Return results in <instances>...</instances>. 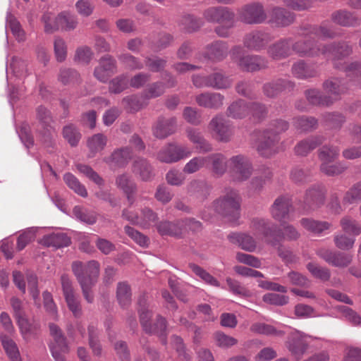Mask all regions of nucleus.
<instances>
[{
    "instance_id": "4d7b16f0",
    "label": "nucleus",
    "mask_w": 361,
    "mask_h": 361,
    "mask_svg": "<svg viewBox=\"0 0 361 361\" xmlns=\"http://www.w3.org/2000/svg\"><path fill=\"white\" fill-rule=\"evenodd\" d=\"M0 339L5 351L11 361H20V353L16 343L5 334H1Z\"/></svg>"
},
{
    "instance_id": "e2e57ef3",
    "label": "nucleus",
    "mask_w": 361,
    "mask_h": 361,
    "mask_svg": "<svg viewBox=\"0 0 361 361\" xmlns=\"http://www.w3.org/2000/svg\"><path fill=\"white\" fill-rule=\"evenodd\" d=\"M63 180L66 185L78 195L82 197L87 196V191L85 187L71 173H66Z\"/></svg>"
},
{
    "instance_id": "dca6fc26",
    "label": "nucleus",
    "mask_w": 361,
    "mask_h": 361,
    "mask_svg": "<svg viewBox=\"0 0 361 361\" xmlns=\"http://www.w3.org/2000/svg\"><path fill=\"white\" fill-rule=\"evenodd\" d=\"M297 34L301 37L314 35L322 39H331L336 36V32L333 26L328 23H323L320 26L306 25L301 27Z\"/></svg>"
},
{
    "instance_id": "c85d7f7f",
    "label": "nucleus",
    "mask_w": 361,
    "mask_h": 361,
    "mask_svg": "<svg viewBox=\"0 0 361 361\" xmlns=\"http://www.w3.org/2000/svg\"><path fill=\"white\" fill-rule=\"evenodd\" d=\"M37 117L42 126V128L44 129V133L42 136V140L48 146L51 142L53 132L50 126L51 122L50 113L46 108L39 106L37 109Z\"/></svg>"
},
{
    "instance_id": "338daca9",
    "label": "nucleus",
    "mask_w": 361,
    "mask_h": 361,
    "mask_svg": "<svg viewBox=\"0 0 361 361\" xmlns=\"http://www.w3.org/2000/svg\"><path fill=\"white\" fill-rule=\"evenodd\" d=\"M54 51L58 62L61 63L66 60L68 54V47L66 41L61 37H55L54 38Z\"/></svg>"
},
{
    "instance_id": "473e14b6",
    "label": "nucleus",
    "mask_w": 361,
    "mask_h": 361,
    "mask_svg": "<svg viewBox=\"0 0 361 361\" xmlns=\"http://www.w3.org/2000/svg\"><path fill=\"white\" fill-rule=\"evenodd\" d=\"M116 186L126 195L128 202L134 203L133 194L136 190V184L128 173H122L116 177Z\"/></svg>"
},
{
    "instance_id": "8fccbe9b",
    "label": "nucleus",
    "mask_w": 361,
    "mask_h": 361,
    "mask_svg": "<svg viewBox=\"0 0 361 361\" xmlns=\"http://www.w3.org/2000/svg\"><path fill=\"white\" fill-rule=\"evenodd\" d=\"M187 190L190 195L200 200H204L209 192L208 185L205 183L199 180L191 181L188 185Z\"/></svg>"
},
{
    "instance_id": "6ab92c4d",
    "label": "nucleus",
    "mask_w": 361,
    "mask_h": 361,
    "mask_svg": "<svg viewBox=\"0 0 361 361\" xmlns=\"http://www.w3.org/2000/svg\"><path fill=\"white\" fill-rule=\"evenodd\" d=\"M292 37L281 39L271 44L267 49V54L273 60H281L292 54Z\"/></svg>"
},
{
    "instance_id": "aec40b11",
    "label": "nucleus",
    "mask_w": 361,
    "mask_h": 361,
    "mask_svg": "<svg viewBox=\"0 0 361 361\" xmlns=\"http://www.w3.org/2000/svg\"><path fill=\"white\" fill-rule=\"evenodd\" d=\"M204 18L212 23H224L231 20L235 17L234 13L227 7L213 6L209 7L204 11Z\"/></svg>"
},
{
    "instance_id": "4468645a",
    "label": "nucleus",
    "mask_w": 361,
    "mask_h": 361,
    "mask_svg": "<svg viewBox=\"0 0 361 361\" xmlns=\"http://www.w3.org/2000/svg\"><path fill=\"white\" fill-rule=\"evenodd\" d=\"M271 40V37L268 32L255 30L245 36L243 44L249 50L259 51L264 49Z\"/></svg>"
},
{
    "instance_id": "bb28decb",
    "label": "nucleus",
    "mask_w": 361,
    "mask_h": 361,
    "mask_svg": "<svg viewBox=\"0 0 361 361\" xmlns=\"http://www.w3.org/2000/svg\"><path fill=\"white\" fill-rule=\"evenodd\" d=\"M294 20V15L285 8L274 6L269 11V22L276 27L289 25Z\"/></svg>"
},
{
    "instance_id": "ddd939ff",
    "label": "nucleus",
    "mask_w": 361,
    "mask_h": 361,
    "mask_svg": "<svg viewBox=\"0 0 361 361\" xmlns=\"http://www.w3.org/2000/svg\"><path fill=\"white\" fill-rule=\"evenodd\" d=\"M117 71L116 61L111 55H105L99 61L94 68V75L99 81L106 82Z\"/></svg>"
},
{
    "instance_id": "ea45409f",
    "label": "nucleus",
    "mask_w": 361,
    "mask_h": 361,
    "mask_svg": "<svg viewBox=\"0 0 361 361\" xmlns=\"http://www.w3.org/2000/svg\"><path fill=\"white\" fill-rule=\"evenodd\" d=\"M301 226L307 231L314 234H321L331 227V224L324 221H317L310 218H302Z\"/></svg>"
},
{
    "instance_id": "864d4df0",
    "label": "nucleus",
    "mask_w": 361,
    "mask_h": 361,
    "mask_svg": "<svg viewBox=\"0 0 361 361\" xmlns=\"http://www.w3.org/2000/svg\"><path fill=\"white\" fill-rule=\"evenodd\" d=\"M319 169L322 173L328 176H336L344 173L348 167L344 162L338 161L336 163L326 162L321 164Z\"/></svg>"
},
{
    "instance_id": "0e129e2a",
    "label": "nucleus",
    "mask_w": 361,
    "mask_h": 361,
    "mask_svg": "<svg viewBox=\"0 0 361 361\" xmlns=\"http://www.w3.org/2000/svg\"><path fill=\"white\" fill-rule=\"evenodd\" d=\"M226 282L228 287L229 291H231L233 294L245 298H250L252 295L251 292L245 287L242 286L239 281L228 277L226 279Z\"/></svg>"
},
{
    "instance_id": "680f3d73",
    "label": "nucleus",
    "mask_w": 361,
    "mask_h": 361,
    "mask_svg": "<svg viewBox=\"0 0 361 361\" xmlns=\"http://www.w3.org/2000/svg\"><path fill=\"white\" fill-rule=\"evenodd\" d=\"M165 91L164 85L161 82H155L148 85L142 93L144 99H154L161 96Z\"/></svg>"
},
{
    "instance_id": "5fc2aeb1",
    "label": "nucleus",
    "mask_w": 361,
    "mask_h": 361,
    "mask_svg": "<svg viewBox=\"0 0 361 361\" xmlns=\"http://www.w3.org/2000/svg\"><path fill=\"white\" fill-rule=\"evenodd\" d=\"M232 80L221 72H215L210 74V87L221 90L227 89L232 85Z\"/></svg>"
},
{
    "instance_id": "4be33fe9",
    "label": "nucleus",
    "mask_w": 361,
    "mask_h": 361,
    "mask_svg": "<svg viewBox=\"0 0 361 361\" xmlns=\"http://www.w3.org/2000/svg\"><path fill=\"white\" fill-rule=\"evenodd\" d=\"M195 102L200 106L218 109L224 104V96L219 92H204L196 95Z\"/></svg>"
},
{
    "instance_id": "f704fd0d",
    "label": "nucleus",
    "mask_w": 361,
    "mask_h": 361,
    "mask_svg": "<svg viewBox=\"0 0 361 361\" xmlns=\"http://www.w3.org/2000/svg\"><path fill=\"white\" fill-rule=\"evenodd\" d=\"M131 157V149L129 147H123L114 151L105 161L111 166L123 167L128 163Z\"/></svg>"
},
{
    "instance_id": "c9c22d12",
    "label": "nucleus",
    "mask_w": 361,
    "mask_h": 361,
    "mask_svg": "<svg viewBox=\"0 0 361 361\" xmlns=\"http://www.w3.org/2000/svg\"><path fill=\"white\" fill-rule=\"evenodd\" d=\"M231 243L238 245L243 250L253 252L256 248V242L253 238L245 233H233L228 235Z\"/></svg>"
},
{
    "instance_id": "f257e3e1",
    "label": "nucleus",
    "mask_w": 361,
    "mask_h": 361,
    "mask_svg": "<svg viewBox=\"0 0 361 361\" xmlns=\"http://www.w3.org/2000/svg\"><path fill=\"white\" fill-rule=\"evenodd\" d=\"M353 53V47L348 42H334L322 47L321 54L330 59L334 68L343 71L356 84L361 83V64L348 63L345 59Z\"/></svg>"
},
{
    "instance_id": "58836bf2",
    "label": "nucleus",
    "mask_w": 361,
    "mask_h": 361,
    "mask_svg": "<svg viewBox=\"0 0 361 361\" xmlns=\"http://www.w3.org/2000/svg\"><path fill=\"white\" fill-rule=\"evenodd\" d=\"M227 114L235 119L243 118L250 114V103L243 99L235 101L228 107Z\"/></svg>"
},
{
    "instance_id": "a18cd8bd",
    "label": "nucleus",
    "mask_w": 361,
    "mask_h": 361,
    "mask_svg": "<svg viewBox=\"0 0 361 361\" xmlns=\"http://www.w3.org/2000/svg\"><path fill=\"white\" fill-rule=\"evenodd\" d=\"M305 97L308 102L313 105L327 106L334 103V99L331 97L322 95L321 92L316 89L306 90Z\"/></svg>"
},
{
    "instance_id": "a19ab883",
    "label": "nucleus",
    "mask_w": 361,
    "mask_h": 361,
    "mask_svg": "<svg viewBox=\"0 0 361 361\" xmlns=\"http://www.w3.org/2000/svg\"><path fill=\"white\" fill-rule=\"evenodd\" d=\"M292 73L298 78L306 79L315 77L317 71L313 66L309 65L303 61H299L293 65Z\"/></svg>"
},
{
    "instance_id": "f03ea898",
    "label": "nucleus",
    "mask_w": 361,
    "mask_h": 361,
    "mask_svg": "<svg viewBox=\"0 0 361 361\" xmlns=\"http://www.w3.org/2000/svg\"><path fill=\"white\" fill-rule=\"evenodd\" d=\"M100 266L97 261L92 260L86 264L81 262H73L72 270L82 290V295L88 303H92L94 295L92 288L97 281Z\"/></svg>"
},
{
    "instance_id": "f3484780",
    "label": "nucleus",
    "mask_w": 361,
    "mask_h": 361,
    "mask_svg": "<svg viewBox=\"0 0 361 361\" xmlns=\"http://www.w3.org/2000/svg\"><path fill=\"white\" fill-rule=\"evenodd\" d=\"M291 200L288 196L277 197L271 208L272 217L280 222L289 219V213L292 209Z\"/></svg>"
},
{
    "instance_id": "c756f323",
    "label": "nucleus",
    "mask_w": 361,
    "mask_h": 361,
    "mask_svg": "<svg viewBox=\"0 0 361 361\" xmlns=\"http://www.w3.org/2000/svg\"><path fill=\"white\" fill-rule=\"evenodd\" d=\"M133 221V224L137 225L142 228H149L153 226H156L158 222V215L152 209L145 207L140 210L139 217L130 218Z\"/></svg>"
},
{
    "instance_id": "bf43d9fd",
    "label": "nucleus",
    "mask_w": 361,
    "mask_h": 361,
    "mask_svg": "<svg viewBox=\"0 0 361 361\" xmlns=\"http://www.w3.org/2000/svg\"><path fill=\"white\" fill-rule=\"evenodd\" d=\"M59 27L61 30L70 31L74 30L77 25V18L67 11H63L58 14Z\"/></svg>"
},
{
    "instance_id": "393cba45",
    "label": "nucleus",
    "mask_w": 361,
    "mask_h": 361,
    "mask_svg": "<svg viewBox=\"0 0 361 361\" xmlns=\"http://www.w3.org/2000/svg\"><path fill=\"white\" fill-rule=\"evenodd\" d=\"M319 255L329 264L338 267H345L352 262V256L340 252L321 250Z\"/></svg>"
},
{
    "instance_id": "79ce46f5",
    "label": "nucleus",
    "mask_w": 361,
    "mask_h": 361,
    "mask_svg": "<svg viewBox=\"0 0 361 361\" xmlns=\"http://www.w3.org/2000/svg\"><path fill=\"white\" fill-rule=\"evenodd\" d=\"M186 133L188 139L196 145V148L200 152H207L212 150L211 145L204 140L200 132L197 130L188 128L186 130Z\"/></svg>"
},
{
    "instance_id": "e433bc0d",
    "label": "nucleus",
    "mask_w": 361,
    "mask_h": 361,
    "mask_svg": "<svg viewBox=\"0 0 361 361\" xmlns=\"http://www.w3.org/2000/svg\"><path fill=\"white\" fill-rule=\"evenodd\" d=\"M41 243L47 247L61 248L68 246L71 238L63 233H54L44 235L41 240Z\"/></svg>"
},
{
    "instance_id": "2f4dec72",
    "label": "nucleus",
    "mask_w": 361,
    "mask_h": 361,
    "mask_svg": "<svg viewBox=\"0 0 361 361\" xmlns=\"http://www.w3.org/2000/svg\"><path fill=\"white\" fill-rule=\"evenodd\" d=\"M183 223L181 220L175 221H162L157 224V229L161 235L179 237L183 233Z\"/></svg>"
},
{
    "instance_id": "774afa93",
    "label": "nucleus",
    "mask_w": 361,
    "mask_h": 361,
    "mask_svg": "<svg viewBox=\"0 0 361 361\" xmlns=\"http://www.w3.org/2000/svg\"><path fill=\"white\" fill-rule=\"evenodd\" d=\"M341 226L343 231L357 235L361 233V224L350 216H344L341 219Z\"/></svg>"
},
{
    "instance_id": "0eeeda50",
    "label": "nucleus",
    "mask_w": 361,
    "mask_h": 361,
    "mask_svg": "<svg viewBox=\"0 0 361 361\" xmlns=\"http://www.w3.org/2000/svg\"><path fill=\"white\" fill-rule=\"evenodd\" d=\"M311 338L312 336L295 330L288 336L286 346L292 355L298 360L307 351Z\"/></svg>"
},
{
    "instance_id": "13d9d810",
    "label": "nucleus",
    "mask_w": 361,
    "mask_h": 361,
    "mask_svg": "<svg viewBox=\"0 0 361 361\" xmlns=\"http://www.w3.org/2000/svg\"><path fill=\"white\" fill-rule=\"evenodd\" d=\"M42 21L46 33L52 34L60 30L58 15L56 16L51 12H45L42 17Z\"/></svg>"
},
{
    "instance_id": "9b49d317",
    "label": "nucleus",
    "mask_w": 361,
    "mask_h": 361,
    "mask_svg": "<svg viewBox=\"0 0 361 361\" xmlns=\"http://www.w3.org/2000/svg\"><path fill=\"white\" fill-rule=\"evenodd\" d=\"M241 20L247 24H259L267 19V13L259 3L245 5L239 11Z\"/></svg>"
},
{
    "instance_id": "4c0bfd02",
    "label": "nucleus",
    "mask_w": 361,
    "mask_h": 361,
    "mask_svg": "<svg viewBox=\"0 0 361 361\" xmlns=\"http://www.w3.org/2000/svg\"><path fill=\"white\" fill-rule=\"evenodd\" d=\"M331 20L334 23L344 27L355 26L358 24V18L356 16L347 10H339L331 14Z\"/></svg>"
},
{
    "instance_id": "6e6d98bb",
    "label": "nucleus",
    "mask_w": 361,
    "mask_h": 361,
    "mask_svg": "<svg viewBox=\"0 0 361 361\" xmlns=\"http://www.w3.org/2000/svg\"><path fill=\"white\" fill-rule=\"evenodd\" d=\"M73 212L77 219L90 225L95 224L97 220V214L95 212L79 206L75 207Z\"/></svg>"
},
{
    "instance_id": "a211bd4d",
    "label": "nucleus",
    "mask_w": 361,
    "mask_h": 361,
    "mask_svg": "<svg viewBox=\"0 0 361 361\" xmlns=\"http://www.w3.org/2000/svg\"><path fill=\"white\" fill-rule=\"evenodd\" d=\"M325 188L319 185H314L307 190L304 197V204L307 210H314L321 207L325 200Z\"/></svg>"
},
{
    "instance_id": "a878e982",
    "label": "nucleus",
    "mask_w": 361,
    "mask_h": 361,
    "mask_svg": "<svg viewBox=\"0 0 361 361\" xmlns=\"http://www.w3.org/2000/svg\"><path fill=\"white\" fill-rule=\"evenodd\" d=\"M133 173L143 181H151L155 176L152 164L144 158H137L132 165Z\"/></svg>"
},
{
    "instance_id": "1a4fd4ad",
    "label": "nucleus",
    "mask_w": 361,
    "mask_h": 361,
    "mask_svg": "<svg viewBox=\"0 0 361 361\" xmlns=\"http://www.w3.org/2000/svg\"><path fill=\"white\" fill-rule=\"evenodd\" d=\"M152 317V312L147 307H142L140 310V318L141 324L144 330L147 333L154 334L159 335L161 338L163 344H166L165 331L166 329V320L158 317L157 322L152 325L149 320Z\"/></svg>"
},
{
    "instance_id": "b1692460",
    "label": "nucleus",
    "mask_w": 361,
    "mask_h": 361,
    "mask_svg": "<svg viewBox=\"0 0 361 361\" xmlns=\"http://www.w3.org/2000/svg\"><path fill=\"white\" fill-rule=\"evenodd\" d=\"M294 83L287 79H278L267 82L263 86V92L268 97H274L283 92H290L293 90Z\"/></svg>"
},
{
    "instance_id": "cd10ccee",
    "label": "nucleus",
    "mask_w": 361,
    "mask_h": 361,
    "mask_svg": "<svg viewBox=\"0 0 361 361\" xmlns=\"http://www.w3.org/2000/svg\"><path fill=\"white\" fill-rule=\"evenodd\" d=\"M322 47L310 40L294 42L292 39V52L294 51L301 56H314L321 54Z\"/></svg>"
},
{
    "instance_id": "603ef678",
    "label": "nucleus",
    "mask_w": 361,
    "mask_h": 361,
    "mask_svg": "<svg viewBox=\"0 0 361 361\" xmlns=\"http://www.w3.org/2000/svg\"><path fill=\"white\" fill-rule=\"evenodd\" d=\"M228 45L223 41H217L208 47V55L210 59L216 61L224 59L228 54Z\"/></svg>"
},
{
    "instance_id": "20e7f679",
    "label": "nucleus",
    "mask_w": 361,
    "mask_h": 361,
    "mask_svg": "<svg viewBox=\"0 0 361 361\" xmlns=\"http://www.w3.org/2000/svg\"><path fill=\"white\" fill-rule=\"evenodd\" d=\"M240 200L236 190L226 188L224 195L214 202V207L219 214L231 219H235L240 214Z\"/></svg>"
},
{
    "instance_id": "052dcab7",
    "label": "nucleus",
    "mask_w": 361,
    "mask_h": 361,
    "mask_svg": "<svg viewBox=\"0 0 361 361\" xmlns=\"http://www.w3.org/2000/svg\"><path fill=\"white\" fill-rule=\"evenodd\" d=\"M189 268L195 275L199 276L204 282L208 285L214 287H220V283L218 281V280L200 266L195 264H190Z\"/></svg>"
},
{
    "instance_id": "49530a36",
    "label": "nucleus",
    "mask_w": 361,
    "mask_h": 361,
    "mask_svg": "<svg viewBox=\"0 0 361 361\" xmlns=\"http://www.w3.org/2000/svg\"><path fill=\"white\" fill-rule=\"evenodd\" d=\"M340 154V149L338 146L326 145L318 150V158L321 164L333 162Z\"/></svg>"
},
{
    "instance_id": "412c9836",
    "label": "nucleus",
    "mask_w": 361,
    "mask_h": 361,
    "mask_svg": "<svg viewBox=\"0 0 361 361\" xmlns=\"http://www.w3.org/2000/svg\"><path fill=\"white\" fill-rule=\"evenodd\" d=\"M177 119L176 117L168 118L160 117L153 127L154 135L159 139H164L173 134L176 130Z\"/></svg>"
},
{
    "instance_id": "3c124183",
    "label": "nucleus",
    "mask_w": 361,
    "mask_h": 361,
    "mask_svg": "<svg viewBox=\"0 0 361 361\" xmlns=\"http://www.w3.org/2000/svg\"><path fill=\"white\" fill-rule=\"evenodd\" d=\"M131 289L126 282H119L116 288V298L122 307H128L131 302Z\"/></svg>"
},
{
    "instance_id": "f8f14e48",
    "label": "nucleus",
    "mask_w": 361,
    "mask_h": 361,
    "mask_svg": "<svg viewBox=\"0 0 361 361\" xmlns=\"http://www.w3.org/2000/svg\"><path fill=\"white\" fill-rule=\"evenodd\" d=\"M209 128L221 142H229L233 135V128L222 115L214 116L209 122Z\"/></svg>"
},
{
    "instance_id": "39448f33",
    "label": "nucleus",
    "mask_w": 361,
    "mask_h": 361,
    "mask_svg": "<svg viewBox=\"0 0 361 361\" xmlns=\"http://www.w3.org/2000/svg\"><path fill=\"white\" fill-rule=\"evenodd\" d=\"M228 169L233 180L239 182L247 180L253 171L251 161L243 154L231 157L228 159Z\"/></svg>"
},
{
    "instance_id": "09e8293b",
    "label": "nucleus",
    "mask_w": 361,
    "mask_h": 361,
    "mask_svg": "<svg viewBox=\"0 0 361 361\" xmlns=\"http://www.w3.org/2000/svg\"><path fill=\"white\" fill-rule=\"evenodd\" d=\"M300 236V233L293 226L287 224L283 226L282 234L278 236L274 235V238L269 240V243L273 246H276L280 241L283 240H287L290 241L295 240L298 239Z\"/></svg>"
},
{
    "instance_id": "423d86ee",
    "label": "nucleus",
    "mask_w": 361,
    "mask_h": 361,
    "mask_svg": "<svg viewBox=\"0 0 361 361\" xmlns=\"http://www.w3.org/2000/svg\"><path fill=\"white\" fill-rule=\"evenodd\" d=\"M191 152L185 147L176 142H169L163 146L157 154V159L166 164H173L190 157Z\"/></svg>"
},
{
    "instance_id": "69168bd1",
    "label": "nucleus",
    "mask_w": 361,
    "mask_h": 361,
    "mask_svg": "<svg viewBox=\"0 0 361 361\" xmlns=\"http://www.w3.org/2000/svg\"><path fill=\"white\" fill-rule=\"evenodd\" d=\"M250 331L255 334L267 336H281L283 334V331L276 330L273 326L262 322L252 324L250 326Z\"/></svg>"
},
{
    "instance_id": "37998d69",
    "label": "nucleus",
    "mask_w": 361,
    "mask_h": 361,
    "mask_svg": "<svg viewBox=\"0 0 361 361\" xmlns=\"http://www.w3.org/2000/svg\"><path fill=\"white\" fill-rule=\"evenodd\" d=\"M361 202V180L353 184L345 192L342 204L343 206L357 204Z\"/></svg>"
},
{
    "instance_id": "7ed1b4c3",
    "label": "nucleus",
    "mask_w": 361,
    "mask_h": 361,
    "mask_svg": "<svg viewBox=\"0 0 361 361\" xmlns=\"http://www.w3.org/2000/svg\"><path fill=\"white\" fill-rule=\"evenodd\" d=\"M230 54L233 63L243 71L257 72L268 66V61L265 57L257 54H245L240 46L233 47Z\"/></svg>"
},
{
    "instance_id": "2eb2a0df",
    "label": "nucleus",
    "mask_w": 361,
    "mask_h": 361,
    "mask_svg": "<svg viewBox=\"0 0 361 361\" xmlns=\"http://www.w3.org/2000/svg\"><path fill=\"white\" fill-rule=\"evenodd\" d=\"M279 138L276 135H272L270 131H264L259 138L256 149L258 153L264 157H269L278 152L277 143Z\"/></svg>"
},
{
    "instance_id": "9d476101",
    "label": "nucleus",
    "mask_w": 361,
    "mask_h": 361,
    "mask_svg": "<svg viewBox=\"0 0 361 361\" xmlns=\"http://www.w3.org/2000/svg\"><path fill=\"white\" fill-rule=\"evenodd\" d=\"M49 330L54 338V341L49 344L51 355L56 361H65L62 354L66 353L69 350L66 338L61 329L56 324H50Z\"/></svg>"
},
{
    "instance_id": "72a5a7b5",
    "label": "nucleus",
    "mask_w": 361,
    "mask_h": 361,
    "mask_svg": "<svg viewBox=\"0 0 361 361\" xmlns=\"http://www.w3.org/2000/svg\"><path fill=\"white\" fill-rule=\"evenodd\" d=\"M325 140L323 135H316L300 141L295 147V152L299 156H306Z\"/></svg>"
},
{
    "instance_id": "6e6552de",
    "label": "nucleus",
    "mask_w": 361,
    "mask_h": 361,
    "mask_svg": "<svg viewBox=\"0 0 361 361\" xmlns=\"http://www.w3.org/2000/svg\"><path fill=\"white\" fill-rule=\"evenodd\" d=\"M63 296L69 310L75 317L82 314V307L79 296L74 292L72 281L66 274L61 276Z\"/></svg>"
},
{
    "instance_id": "7c9ffc66",
    "label": "nucleus",
    "mask_w": 361,
    "mask_h": 361,
    "mask_svg": "<svg viewBox=\"0 0 361 361\" xmlns=\"http://www.w3.org/2000/svg\"><path fill=\"white\" fill-rule=\"evenodd\" d=\"M206 158L211 165V171L217 177L222 176L228 169V159L223 154L216 153Z\"/></svg>"
},
{
    "instance_id": "5701e85b",
    "label": "nucleus",
    "mask_w": 361,
    "mask_h": 361,
    "mask_svg": "<svg viewBox=\"0 0 361 361\" xmlns=\"http://www.w3.org/2000/svg\"><path fill=\"white\" fill-rule=\"evenodd\" d=\"M323 89L329 94L326 96L331 97L334 102L340 99L341 95L346 92L348 87L343 79L332 77L324 82Z\"/></svg>"
},
{
    "instance_id": "c03bdc74",
    "label": "nucleus",
    "mask_w": 361,
    "mask_h": 361,
    "mask_svg": "<svg viewBox=\"0 0 361 361\" xmlns=\"http://www.w3.org/2000/svg\"><path fill=\"white\" fill-rule=\"evenodd\" d=\"M252 228L257 234H262L266 238H269V241L274 238V225L268 220L264 219H255L252 222Z\"/></svg>"
},
{
    "instance_id": "de8ad7c7",
    "label": "nucleus",
    "mask_w": 361,
    "mask_h": 361,
    "mask_svg": "<svg viewBox=\"0 0 361 361\" xmlns=\"http://www.w3.org/2000/svg\"><path fill=\"white\" fill-rule=\"evenodd\" d=\"M107 142V137L102 134L97 133L88 137L87 146L90 150V157H93L97 152H99L105 147Z\"/></svg>"
}]
</instances>
